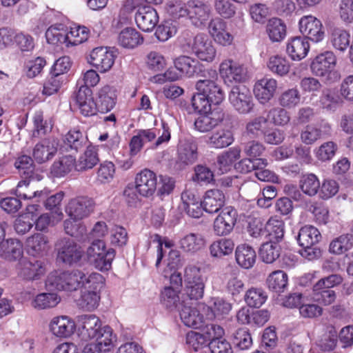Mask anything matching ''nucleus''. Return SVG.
Wrapping results in <instances>:
<instances>
[{
	"instance_id": "nucleus-1",
	"label": "nucleus",
	"mask_w": 353,
	"mask_h": 353,
	"mask_svg": "<svg viewBox=\"0 0 353 353\" xmlns=\"http://www.w3.org/2000/svg\"><path fill=\"white\" fill-rule=\"evenodd\" d=\"M79 336L83 341L95 339L103 349L113 347L114 336L109 326L101 327V321L94 314H84L77 317Z\"/></svg>"
},
{
	"instance_id": "nucleus-2",
	"label": "nucleus",
	"mask_w": 353,
	"mask_h": 353,
	"mask_svg": "<svg viewBox=\"0 0 353 353\" xmlns=\"http://www.w3.org/2000/svg\"><path fill=\"white\" fill-rule=\"evenodd\" d=\"M83 276L84 272L79 270L54 272L48 275L46 285L50 290L74 292L82 288Z\"/></svg>"
},
{
	"instance_id": "nucleus-3",
	"label": "nucleus",
	"mask_w": 353,
	"mask_h": 353,
	"mask_svg": "<svg viewBox=\"0 0 353 353\" xmlns=\"http://www.w3.org/2000/svg\"><path fill=\"white\" fill-rule=\"evenodd\" d=\"M205 278L201 273V269L195 265H188L185 269L184 274V294L187 301H196L202 299L204 294Z\"/></svg>"
},
{
	"instance_id": "nucleus-4",
	"label": "nucleus",
	"mask_w": 353,
	"mask_h": 353,
	"mask_svg": "<svg viewBox=\"0 0 353 353\" xmlns=\"http://www.w3.org/2000/svg\"><path fill=\"white\" fill-rule=\"evenodd\" d=\"M208 74L211 79H207V76L204 74L205 78L196 82V89L209 98L212 104L219 105L225 99V92L214 79L217 77L216 71H208Z\"/></svg>"
},
{
	"instance_id": "nucleus-5",
	"label": "nucleus",
	"mask_w": 353,
	"mask_h": 353,
	"mask_svg": "<svg viewBox=\"0 0 353 353\" xmlns=\"http://www.w3.org/2000/svg\"><path fill=\"white\" fill-rule=\"evenodd\" d=\"M57 260L72 265L79 262L83 256L81 248L69 238L59 239L56 243Z\"/></svg>"
},
{
	"instance_id": "nucleus-6",
	"label": "nucleus",
	"mask_w": 353,
	"mask_h": 353,
	"mask_svg": "<svg viewBox=\"0 0 353 353\" xmlns=\"http://www.w3.org/2000/svg\"><path fill=\"white\" fill-rule=\"evenodd\" d=\"M229 101L234 109L241 114L250 113L254 107L251 92L243 85L234 86L231 89Z\"/></svg>"
},
{
	"instance_id": "nucleus-7",
	"label": "nucleus",
	"mask_w": 353,
	"mask_h": 353,
	"mask_svg": "<svg viewBox=\"0 0 353 353\" xmlns=\"http://www.w3.org/2000/svg\"><path fill=\"white\" fill-rule=\"evenodd\" d=\"M18 276L23 280L34 281L39 279L46 272L43 261L36 259H21L16 267Z\"/></svg>"
},
{
	"instance_id": "nucleus-8",
	"label": "nucleus",
	"mask_w": 353,
	"mask_h": 353,
	"mask_svg": "<svg viewBox=\"0 0 353 353\" xmlns=\"http://www.w3.org/2000/svg\"><path fill=\"white\" fill-rule=\"evenodd\" d=\"M299 30L307 40L318 43L321 41L325 35L322 23L312 15L302 17L299 21Z\"/></svg>"
},
{
	"instance_id": "nucleus-9",
	"label": "nucleus",
	"mask_w": 353,
	"mask_h": 353,
	"mask_svg": "<svg viewBox=\"0 0 353 353\" xmlns=\"http://www.w3.org/2000/svg\"><path fill=\"white\" fill-rule=\"evenodd\" d=\"M94 205V201L88 196H77L68 202L65 212L74 220H81L90 214Z\"/></svg>"
},
{
	"instance_id": "nucleus-10",
	"label": "nucleus",
	"mask_w": 353,
	"mask_h": 353,
	"mask_svg": "<svg viewBox=\"0 0 353 353\" xmlns=\"http://www.w3.org/2000/svg\"><path fill=\"white\" fill-rule=\"evenodd\" d=\"M188 17L191 23L199 28H203L209 20L211 8L210 5L200 0L188 1Z\"/></svg>"
},
{
	"instance_id": "nucleus-11",
	"label": "nucleus",
	"mask_w": 353,
	"mask_h": 353,
	"mask_svg": "<svg viewBox=\"0 0 353 353\" xmlns=\"http://www.w3.org/2000/svg\"><path fill=\"white\" fill-rule=\"evenodd\" d=\"M332 129L331 125L322 120L316 124L306 125L301 132V141L305 145H312L321 138L330 137Z\"/></svg>"
},
{
	"instance_id": "nucleus-12",
	"label": "nucleus",
	"mask_w": 353,
	"mask_h": 353,
	"mask_svg": "<svg viewBox=\"0 0 353 353\" xmlns=\"http://www.w3.org/2000/svg\"><path fill=\"white\" fill-rule=\"evenodd\" d=\"M192 50L199 59L208 63L212 62L216 55L212 42L204 34H198L194 37Z\"/></svg>"
},
{
	"instance_id": "nucleus-13",
	"label": "nucleus",
	"mask_w": 353,
	"mask_h": 353,
	"mask_svg": "<svg viewBox=\"0 0 353 353\" xmlns=\"http://www.w3.org/2000/svg\"><path fill=\"white\" fill-rule=\"evenodd\" d=\"M115 55L106 47H98L90 54L89 63L100 72L109 71L114 65Z\"/></svg>"
},
{
	"instance_id": "nucleus-14",
	"label": "nucleus",
	"mask_w": 353,
	"mask_h": 353,
	"mask_svg": "<svg viewBox=\"0 0 353 353\" xmlns=\"http://www.w3.org/2000/svg\"><path fill=\"white\" fill-rule=\"evenodd\" d=\"M224 119L225 112L216 108L210 112L200 114L194 120V128L201 132H208L220 125Z\"/></svg>"
},
{
	"instance_id": "nucleus-15",
	"label": "nucleus",
	"mask_w": 353,
	"mask_h": 353,
	"mask_svg": "<svg viewBox=\"0 0 353 353\" xmlns=\"http://www.w3.org/2000/svg\"><path fill=\"white\" fill-rule=\"evenodd\" d=\"M59 140L54 137L42 139L33 149V157L38 163H45L52 159L57 152Z\"/></svg>"
},
{
	"instance_id": "nucleus-16",
	"label": "nucleus",
	"mask_w": 353,
	"mask_h": 353,
	"mask_svg": "<svg viewBox=\"0 0 353 353\" xmlns=\"http://www.w3.org/2000/svg\"><path fill=\"white\" fill-rule=\"evenodd\" d=\"M236 210L231 207L224 208L214 221V231L218 236L230 234L236 222Z\"/></svg>"
},
{
	"instance_id": "nucleus-17",
	"label": "nucleus",
	"mask_w": 353,
	"mask_h": 353,
	"mask_svg": "<svg viewBox=\"0 0 353 353\" xmlns=\"http://www.w3.org/2000/svg\"><path fill=\"white\" fill-rule=\"evenodd\" d=\"M157 185L156 174L148 169L141 171L135 177V185L139 195L143 196H152L157 190Z\"/></svg>"
},
{
	"instance_id": "nucleus-18",
	"label": "nucleus",
	"mask_w": 353,
	"mask_h": 353,
	"mask_svg": "<svg viewBox=\"0 0 353 353\" xmlns=\"http://www.w3.org/2000/svg\"><path fill=\"white\" fill-rule=\"evenodd\" d=\"M134 19L139 28L143 32L152 31L159 22L157 12L151 6L139 7Z\"/></svg>"
},
{
	"instance_id": "nucleus-19",
	"label": "nucleus",
	"mask_w": 353,
	"mask_h": 353,
	"mask_svg": "<svg viewBox=\"0 0 353 353\" xmlns=\"http://www.w3.org/2000/svg\"><path fill=\"white\" fill-rule=\"evenodd\" d=\"M219 72L225 83L240 82L244 80L246 76L245 68L232 60L223 61L220 65Z\"/></svg>"
},
{
	"instance_id": "nucleus-20",
	"label": "nucleus",
	"mask_w": 353,
	"mask_h": 353,
	"mask_svg": "<svg viewBox=\"0 0 353 353\" xmlns=\"http://www.w3.org/2000/svg\"><path fill=\"white\" fill-rule=\"evenodd\" d=\"M336 59L332 52L326 51L318 55L312 62L311 70L314 74L325 77L331 73L336 65Z\"/></svg>"
},
{
	"instance_id": "nucleus-21",
	"label": "nucleus",
	"mask_w": 353,
	"mask_h": 353,
	"mask_svg": "<svg viewBox=\"0 0 353 353\" xmlns=\"http://www.w3.org/2000/svg\"><path fill=\"white\" fill-rule=\"evenodd\" d=\"M92 94L90 88L80 87L75 97L76 103L81 113L85 117L94 115L97 112L98 105L97 102H94Z\"/></svg>"
},
{
	"instance_id": "nucleus-22",
	"label": "nucleus",
	"mask_w": 353,
	"mask_h": 353,
	"mask_svg": "<svg viewBox=\"0 0 353 353\" xmlns=\"http://www.w3.org/2000/svg\"><path fill=\"white\" fill-rule=\"evenodd\" d=\"M182 208L186 214L192 218H200L203 214V201L194 192L190 190L183 191L181 194Z\"/></svg>"
},
{
	"instance_id": "nucleus-23",
	"label": "nucleus",
	"mask_w": 353,
	"mask_h": 353,
	"mask_svg": "<svg viewBox=\"0 0 353 353\" xmlns=\"http://www.w3.org/2000/svg\"><path fill=\"white\" fill-rule=\"evenodd\" d=\"M277 88V82L273 78L264 77L256 82L254 93L259 101L265 104L273 97Z\"/></svg>"
},
{
	"instance_id": "nucleus-24",
	"label": "nucleus",
	"mask_w": 353,
	"mask_h": 353,
	"mask_svg": "<svg viewBox=\"0 0 353 353\" xmlns=\"http://www.w3.org/2000/svg\"><path fill=\"white\" fill-rule=\"evenodd\" d=\"M212 304L208 306L204 303H197V307L202 310H206V317L208 319L219 318L228 315L232 310V304L220 297H214L212 299Z\"/></svg>"
},
{
	"instance_id": "nucleus-25",
	"label": "nucleus",
	"mask_w": 353,
	"mask_h": 353,
	"mask_svg": "<svg viewBox=\"0 0 353 353\" xmlns=\"http://www.w3.org/2000/svg\"><path fill=\"white\" fill-rule=\"evenodd\" d=\"M197 145L190 140L180 141L177 149V161L183 165H189L198 159Z\"/></svg>"
},
{
	"instance_id": "nucleus-26",
	"label": "nucleus",
	"mask_w": 353,
	"mask_h": 353,
	"mask_svg": "<svg viewBox=\"0 0 353 353\" xmlns=\"http://www.w3.org/2000/svg\"><path fill=\"white\" fill-rule=\"evenodd\" d=\"M75 328V323L66 316L54 317L50 323L51 332L60 338H67L71 336Z\"/></svg>"
},
{
	"instance_id": "nucleus-27",
	"label": "nucleus",
	"mask_w": 353,
	"mask_h": 353,
	"mask_svg": "<svg viewBox=\"0 0 353 353\" xmlns=\"http://www.w3.org/2000/svg\"><path fill=\"white\" fill-rule=\"evenodd\" d=\"M186 299L183 300V305L180 310V317L183 323L188 327L199 328L203 323V314H200L198 308L188 305Z\"/></svg>"
},
{
	"instance_id": "nucleus-28",
	"label": "nucleus",
	"mask_w": 353,
	"mask_h": 353,
	"mask_svg": "<svg viewBox=\"0 0 353 353\" xmlns=\"http://www.w3.org/2000/svg\"><path fill=\"white\" fill-rule=\"evenodd\" d=\"M117 98V89L109 85L102 87L98 92L97 104L102 112H109L115 106Z\"/></svg>"
},
{
	"instance_id": "nucleus-29",
	"label": "nucleus",
	"mask_w": 353,
	"mask_h": 353,
	"mask_svg": "<svg viewBox=\"0 0 353 353\" xmlns=\"http://www.w3.org/2000/svg\"><path fill=\"white\" fill-rule=\"evenodd\" d=\"M174 66L181 74L191 77L203 71V66L199 61L188 56H181L175 59Z\"/></svg>"
},
{
	"instance_id": "nucleus-30",
	"label": "nucleus",
	"mask_w": 353,
	"mask_h": 353,
	"mask_svg": "<svg viewBox=\"0 0 353 353\" xmlns=\"http://www.w3.org/2000/svg\"><path fill=\"white\" fill-rule=\"evenodd\" d=\"M224 202L225 196L221 190H209L205 192L203 201V210L209 214L216 213L223 206Z\"/></svg>"
},
{
	"instance_id": "nucleus-31",
	"label": "nucleus",
	"mask_w": 353,
	"mask_h": 353,
	"mask_svg": "<svg viewBox=\"0 0 353 353\" xmlns=\"http://www.w3.org/2000/svg\"><path fill=\"white\" fill-rule=\"evenodd\" d=\"M310 49L308 40L301 37L292 38L287 45V52L292 59L299 61L306 57Z\"/></svg>"
},
{
	"instance_id": "nucleus-32",
	"label": "nucleus",
	"mask_w": 353,
	"mask_h": 353,
	"mask_svg": "<svg viewBox=\"0 0 353 353\" xmlns=\"http://www.w3.org/2000/svg\"><path fill=\"white\" fill-rule=\"evenodd\" d=\"M205 245L203 236L199 233H189L179 241V248L185 252L194 254Z\"/></svg>"
},
{
	"instance_id": "nucleus-33",
	"label": "nucleus",
	"mask_w": 353,
	"mask_h": 353,
	"mask_svg": "<svg viewBox=\"0 0 353 353\" xmlns=\"http://www.w3.org/2000/svg\"><path fill=\"white\" fill-rule=\"evenodd\" d=\"M26 248L30 255H43L49 249L48 239L43 234L36 233L27 239Z\"/></svg>"
},
{
	"instance_id": "nucleus-34",
	"label": "nucleus",
	"mask_w": 353,
	"mask_h": 353,
	"mask_svg": "<svg viewBox=\"0 0 353 353\" xmlns=\"http://www.w3.org/2000/svg\"><path fill=\"white\" fill-rule=\"evenodd\" d=\"M23 246L19 241L10 239L0 245V254L8 261H19L23 259Z\"/></svg>"
},
{
	"instance_id": "nucleus-35",
	"label": "nucleus",
	"mask_w": 353,
	"mask_h": 353,
	"mask_svg": "<svg viewBox=\"0 0 353 353\" xmlns=\"http://www.w3.org/2000/svg\"><path fill=\"white\" fill-rule=\"evenodd\" d=\"M75 168V159L71 155L59 157L50 167L52 176L61 178L69 174Z\"/></svg>"
},
{
	"instance_id": "nucleus-36",
	"label": "nucleus",
	"mask_w": 353,
	"mask_h": 353,
	"mask_svg": "<svg viewBox=\"0 0 353 353\" xmlns=\"http://www.w3.org/2000/svg\"><path fill=\"white\" fill-rule=\"evenodd\" d=\"M143 42L142 35L133 28L123 29L118 36L119 44L128 49H133Z\"/></svg>"
},
{
	"instance_id": "nucleus-37",
	"label": "nucleus",
	"mask_w": 353,
	"mask_h": 353,
	"mask_svg": "<svg viewBox=\"0 0 353 353\" xmlns=\"http://www.w3.org/2000/svg\"><path fill=\"white\" fill-rule=\"evenodd\" d=\"M235 257L237 263L241 267L249 269L255 263L256 254L252 247L242 244L236 248Z\"/></svg>"
},
{
	"instance_id": "nucleus-38",
	"label": "nucleus",
	"mask_w": 353,
	"mask_h": 353,
	"mask_svg": "<svg viewBox=\"0 0 353 353\" xmlns=\"http://www.w3.org/2000/svg\"><path fill=\"white\" fill-rule=\"evenodd\" d=\"M87 143V138L79 130H71L63 139V148L67 151L77 152L84 148Z\"/></svg>"
},
{
	"instance_id": "nucleus-39",
	"label": "nucleus",
	"mask_w": 353,
	"mask_h": 353,
	"mask_svg": "<svg viewBox=\"0 0 353 353\" xmlns=\"http://www.w3.org/2000/svg\"><path fill=\"white\" fill-rule=\"evenodd\" d=\"M241 152L240 148L233 147L217 157L216 166L221 174L230 170L233 163L241 157Z\"/></svg>"
},
{
	"instance_id": "nucleus-40",
	"label": "nucleus",
	"mask_w": 353,
	"mask_h": 353,
	"mask_svg": "<svg viewBox=\"0 0 353 353\" xmlns=\"http://www.w3.org/2000/svg\"><path fill=\"white\" fill-rule=\"evenodd\" d=\"M353 248V234H343L331 241L329 252L335 255H341Z\"/></svg>"
},
{
	"instance_id": "nucleus-41",
	"label": "nucleus",
	"mask_w": 353,
	"mask_h": 353,
	"mask_svg": "<svg viewBox=\"0 0 353 353\" xmlns=\"http://www.w3.org/2000/svg\"><path fill=\"white\" fill-rule=\"evenodd\" d=\"M321 238L320 232L312 225L302 227L297 236V241L301 247H307L317 244Z\"/></svg>"
},
{
	"instance_id": "nucleus-42",
	"label": "nucleus",
	"mask_w": 353,
	"mask_h": 353,
	"mask_svg": "<svg viewBox=\"0 0 353 353\" xmlns=\"http://www.w3.org/2000/svg\"><path fill=\"white\" fill-rule=\"evenodd\" d=\"M266 32L272 41L279 42L285 37L286 26L281 19L272 18L268 21Z\"/></svg>"
},
{
	"instance_id": "nucleus-43",
	"label": "nucleus",
	"mask_w": 353,
	"mask_h": 353,
	"mask_svg": "<svg viewBox=\"0 0 353 353\" xmlns=\"http://www.w3.org/2000/svg\"><path fill=\"white\" fill-rule=\"evenodd\" d=\"M99 159L95 148L88 147L85 152L80 156L77 162L75 161V169L77 171H85L92 169L97 164Z\"/></svg>"
},
{
	"instance_id": "nucleus-44",
	"label": "nucleus",
	"mask_w": 353,
	"mask_h": 353,
	"mask_svg": "<svg viewBox=\"0 0 353 353\" xmlns=\"http://www.w3.org/2000/svg\"><path fill=\"white\" fill-rule=\"evenodd\" d=\"M288 274L282 270L272 272L267 279L268 288L276 292L282 293L288 287Z\"/></svg>"
},
{
	"instance_id": "nucleus-45",
	"label": "nucleus",
	"mask_w": 353,
	"mask_h": 353,
	"mask_svg": "<svg viewBox=\"0 0 353 353\" xmlns=\"http://www.w3.org/2000/svg\"><path fill=\"white\" fill-rule=\"evenodd\" d=\"M234 141L233 133L227 129H221L213 132L209 137L208 143L215 148H223Z\"/></svg>"
},
{
	"instance_id": "nucleus-46",
	"label": "nucleus",
	"mask_w": 353,
	"mask_h": 353,
	"mask_svg": "<svg viewBox=\"0 0 353 353\" xmlns=\"http://www.w3.org/2000/svg\"><path fill=\"white\" fill-rule=\"evenodd\" d=\"M46 37L49 43H64L68 39V28L62 23L52 25L46 30Z\"/></svg>"
},
{
	"instance_id": "nucleus-47",
	"label": "nucleus",
	"mask_w": 353,
	"mask_h": 353,
	"mask_svg": "<svg viewBox=\"0 0 353 353\" xmlns=\"http://www.w3.org/2000/svg\"><path fill=\"white\" fill-rule=\"evenodd\" d=\"M29 185L30 182L26 179L21 181L18 183V185L14 190V193L19 199H23L24 200H27L37 198H38V199H44L46 198V192L42 190L34 191L30 188Z\"/></svg>"
},
{
	"instance_id": "nucleus-48",
	"label": "nucleus",
	"mask_w": 353,
	"mask_h": 353,
	"mask_svg": "<svg viewBox=\"0 0 353 353\" xmlns=\"http://www.w3.org/2000/svg\"><path fill=\"white\" fill-rule=\"evenodd\" d=\"M301 191L309 196H315L321 187L318 177L314 174H307L301 176L299 181Z\"/></svg>"
},
{
	"instance_id": "nucleus-49",
	"label": "nucleus",
	"mask_w": 353,
	"mask_h": 353,
	"mask_svg": "<svg viewBox=\"0 0 353 353\" xmlns=\"http://www.w3.org/2000/svg\"><path fill=\"white\" fill-rule=\"evenodd\" d=\"M270 242H279L284 236V223L276 218H271L266 223V236Z\"/></svg>"
},
{
	"instance_id": "nucleus-50",
	"label": "nucleus",
	"mask_w": 353,
	"mask_h": 353,
	"mask_svg": "<svg viewBox=\"0 0 353 353\" xmlns=\"http://www.w3.org/2000/svg\"><path fill=\"white\" fill-rule=\"evenodd\" d=\"M281 255V246L274 242H265L259 250V256L266 263H272Z\"/></svg>"
},
{
	"instance_id": "nucleus-51",
	"label": "nucleus",
	"mask_w": 353,
	"mask_h": 353,
	"mask_svg": "<svg viewBox=\"0 0 353 353\" xmlns=\"http://www.w3.org/2000/svg\"><path fill=\"white\" fill-rule=\"evenodd\" d=\"M268 295L261 288H251L246 291L244 299L248 306L251 307H260L267 300Z\"/></svg>"
},
{
	"instance_id": "nucleus-52",
	"label": "nucleus",
	"mask_w": 353,
	"mask_h": 353,
	"mask_svg": "<svg viewBox=\"0 0 353 353\" xmlns=\"http://www.w3.org/2000/svg\"><path fill=\"white\" fill-rule=\"evenodd\" d=\"M234 244L231 239H222L213 242L210 246V252L213 257H221L231 254Z\"/></svg>"
},
{
	"instance_id": "nucleus-53",
	"label": "nucleus",
	"mask_w": 353,
	"mask_h": 353,
	"mask_svg": "<svg viewBox=\"0 0 353 353\" xmlns=\"http://www.w3.org/2000/svg\"><path fill=\"white\" fill-rule=\"evenodd\" d=\"M90 242V245L88 247L86 250V256L90 263H96L100 265L102 264L97 257H99L101 254L107 251L105 243L103 239H93Z\"/></svg>"
},
{
	"instance_id": "nucleus-54",
	"label": "nucleus",
	"mask_w": 353,
	"mask_h": 353,
	"mask_svg": "<svg viewBox=\"0 0 353 353\" xmlns=\"http://www.w3.org/2000/svg\"><path fill=\"white\" fill-rule=\"evenodd\" d=\"M336 298L334 290L317 288L316 285L312 287V299L314 302L323 305H330L333 303Z\"/></svg>"
},
{
	"instance_id": "nucleus-55",
	"label": "nucleus",
	"mask_w": 353,
	"mask_h": 353,
	"mask_svg": "<svg viewBox=\"0 0 353 353\" xmlns=\"http://www.w3.org/2000/svg\"><path fill=\"white\" fill-rule=\"evenodd\" d=\"M78 220L72 219H66L63 222V228L65 232L79 241H84L86 235V228L81 223H78Z\"/></svg>"
},
{
	"instance_id": "nucleus-56",
	"label": "nucleus",
	"mask_w": 353,
	"mask_h": 353,
	"mask_svg": "<svg viewBox=\"0 0 353 353\" xmlns=\"http://www.w3.org/2000/svg\"><path fill=\"white\" fill-rule=\"evenodd\" d=\"M177 23L175 21L167 20L161 23L155 31V36L160 41H166L176 34Z\"/></svg>"
},
{
	"instance_id": "nucleus-57",
	"label": "nucleus",
	"mask_w": 353,
	"mask_h": 353,
	"mask_svg": "<svg viewBox=\"0 0 353 353\" xmlns=\"http://www.w3.org/2000/svg\"><path fill=\"white\" fill-rule=\"evenodd\" d=\"M60 301V298L55 293H41L33 301V307L39 310H45L55 307Z\"/></svg>"
},
{
	"instance_id": "nucleus-58",
	"label": "nucleus",
	"mask_w": 353,
	"mask_h": 353,
	"mask_svg": "<svg viewBox=\"0 0 353 353\" xmlns=\"http://www.w3.org/2000/svg\"><path fill=\"white\" fill-rule=\"evenodd\" d=\"M268 67L272 72L283 76L289 72L290 66L285 57L274 55L269 59Z\"/></svg>"
},
{
	"instance_id": "nucleus-59",
	"label": "nucleus",
	"mask_w": 353,
	"mask_h": 353,
	"mask_svg": "<svg viewBox=\"0 0 353 353\" xmlns=\"http://www.w3.org/2000/svg\"><path fill=\"white\" fill-rule=\"evenodd\" d=\"M330 40L334 48L344 51L350 44V34L343 29L334 28L332 30Z\"/></svg>"
},
{
	"instance_id": "nucleus-60",
	"label": "nucleus",
	"mask_w": 353,
	"mask_h": 353,
	"mask_svg": "<svg viewBox=\"0 0 353 353\" xmlns=\"http://www.w3.org/2000/svg\"><path fill=\"white\" fill-rule=\"evenodd\" d=\"M83 280V285L85 291H97L100 292L104 285L103 276L97 272H93L87 275L84 273Z\"/></svg>"
},
{
	"instance_id": "nucleus-61",
	"label": "nucleus",
	"mask_w": 353,
	"mask_h": 353,
	"mask_svg": "<svg viewBox=\"0 0 353 353\" xmlns=\"http://www.w3.org/2000/svg\"><path fill=\"white\" fill-rule=\"evenodd\" d=\"M100 292L85 291L78 301V305L84 310H92L98 305L100 300Z\"/></svg>"
},
{
	"instance_id": "nucleus-62",
	"label": "nucleus",
	"mask_w": 353,
	"mask_h": 353,
	"mask_svg": "<svg viewBox=\"0 0 353 353\" xmlns=\"http://www.w3.org/2000/svg\"><path fill=\"white\" fill-rule=\"evenodd\" d=\"M301 99L299 91L296 88H291L283 92L279 98V104L286 108L296 106Z\"/></svg>"
},
{
	"instance_id": "nucleus-63",
	"label": "nucleus",
	"mask_w": 353,
	"mask_h": 353,
	"mask_svg": "<svg viewBox=\"0 0 353 353\" xmlns=\"http://www.w3.org/2000/svg\"><path fill=\"white\" fill-rule=\"evenodd\" d=\"M15 167L19 170L21 174L24 175L26 179L32 177L34 170V161L28 155H22L16 160Z\"/></svg>"
},
{
	"instance_id": "nucleus-64",
	"label": "nucleus",
	"mask_w": 353,
	"mask_h": 353,
	"mask_svg": "<svg viewBox=\"0 0 353 353\" xmlns=\"http://www.w3.org/2000/svg\"><path fill=\"white\" fill-rule=\"evenodd\" d=\"M180 290L173 287H165L161 294V301L167 307L172 310L177 306L179 302Z\"/></svg>"
}]
</instances>
